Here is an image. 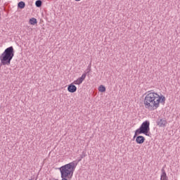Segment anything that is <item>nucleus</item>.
I'll return each instance as SVG.
<instances>
[{
    "instance_id": "9d476101",
    "label": "nucleus",
    "mask_w": 180,
    "mask_h": 180,
    "mask_svg": "<svg viewBox=\"0 0 180 180\" xmlns=\"http://www.w3.org/2000/svg\"><path fill=\"white\" fill-rule=\"evenodd\" d=\"M160 180H168V176H167V173L165 169H162V174L160 176Z\"/></svg>"
},
{
    "instance_id": "20e7f679",
    "label": "nucleus",
    "mask_w": 180,
    "mask_h": 180,
    "mask_svg": "<svg viewBox=\"0 0 180 180\" xmlns=\"http://www.w3.org/2000/svg\"><path fill=\"white\" fill-rule=\"evenodd\" d=\"M139 134H145L150 136V121L143 122L140 127L135 131L134 139H136Z\"/></svg>"
},
{
    "instance_id": "423d86ee",
    "label": "nucleus",
    "mask_w": 180,
    "mask_h": 180,
    "mask_svg": "<svg viewBox=\"0 0 180 180\" xmlns=\"http://www.w3.org/2000/svg\"><path fill=\"white\" fill-rule=\"evenodd\" d=\"M156 123L159 127H165L168 122L165 118H158L156 121Z\"/></svg>"
},
{
    "instance_id": "0eeeda50",
    "label": "nucleus",
    "mask_w": 180,
    "mask_h": 180,
    "mask_svg": "<svg viewBox=\"0 0 180 180\" xmlns=\"http://www.w3.org/2000/svg\"><path fill=\"white\" fill-rule=\"evenodd\" d=\"M85 78H86V73L82 74V77H79L77 80L73 82V84L75 85H81V84L84 82V79H85Z\"/></svg>"
},
{
    "instance_id": "9b49d317",
    "label": "nucleus",
    "mask_w": 180,
    "mask_h": 180,
    "mask_svg": "<svg viewBox=\"0 0 180 180\" xmlns=\"http://www.w3.org/2000/svg\"><path fill=\"white\" fill-rule=\"evenodd\" d=\"M18 6L20 8V9H23L25 6H26V4L24 1H20L18 4Z\"/></svg>"
},
{
    "instance_id": "4468645a",
    "label": "nucleus",
    "mask_w": 180,
    "mask_h": 180,
    "mask_svg": "<svg viewBox=\"0 0 180 180\" xmlns=\"http://www.w3.org/2000/svg\"><path fill=\"white\" fill-rule=\"evenodd\" d=\"M41 4H42L41 0H37L35 2V5L37 8H40V6H41Z\"/></svg>"
},
{
    "instance_id": "f257e3e1",
    "label": "nucleus",
    "mask_w": 180,
    "mask_h": 180,
    "mask_svg": "<svg viewBox=\"0 0 180 180\" xmlns=\"http://www.w3.org/2000/svg\"><path fill=\"white\" fill-rule=\"evenodd\" d=\"M165 103V96L155 92L148 91L143 100V105L148 110L153 112L160 108V103Z\"/></svg>"
},
{
    "instance_id": "6e6552de",
    "label": "nucleus",
    "mask_w": 180,
    "mask_h": 180,
    "mask_svg": "<svg viewBox=\"0 0 180 180\" xmlns=\"http://www.w3.org/2000/svg\"><path fill=\"white\" fill-rule=\"evenodd\" d=\"M68 92H70L71 94H74V92H77V86L72 84H70L68 86Z\"/></svg>"
},
{
    "instance_id": "dca6fc26",
    "label": "nucleus",
    "mask_w": 180,
    "mask_h": 180,
    "mask_svg": "<svg viewBox=\"0 0 180 180\" xmlns=\"http://www.w3.org/2000/svg\"><path fill=\"white\" fill-rule=\"evenodd\" d=\"M62 179L61 180H71L72 177H68L65 176H61Z\"/></svg>"
},
{
    "instance_id": "f8f14e48",
    "label": "nucleus",
    "mask_w": 180,
    "mask_h": 180,
    "mask_svg": "<svg viewBox=\"0 0 180 180\" xmlns=\"http://www.w3.org/2000/svg\"><path fill=\"white\" fill-rule=\"evenodd\" d=\"M98 91H99V92H106V87H105V86H103V85H101L98 87Z\"/></svg>"
},
{
    "instance_id": "ddd939ff",
    "label": "nucleus",
    "mask_w": 180,
    "mask_h": 180,
    "mask_svg": "<svg viewBox=\"0 0 180 180\" xmlns=\"http://www.w3.org/2000/svg\"><path fill=\"white\" fill-rule=\"evenodd\" d=\"M30 25H36V23H37V20L34 18H30Z\"/></svg>"
},
{
    "instance_id": "39448f33",
    "label": "nucleus",
    "mask_w": 180,
    "mask_h": 180,
    "mask_svg": "<svg viewBox=\"0 0 180 180\" xmlns=\"http://www.w3.org/2000/svg\"><path fill=\"white\" fill-rule=\"evenodd\" d=\"M139 134H145L150 136V121L143 122L140 127L135 131L134 139H136Z\"/></svg>"
},
{
    "instance_id": "f3484780",
    "label": "nucleus",
    "mask_w": 180,
    "mask_h": 180,
    "mask_svg": "<svg viewBox=\"0 0 180 180\" xmlns=\"http://www.w3.org/2000/svg\"><path fill=\"white\" fill-rule=\"evenodd\" d=\"M75 1H81V0H75Z\"/></svg>"
},
{
    "instance_id": "7ed1b4c3",
    "label": "nucleus",
    "mask_w": 180,
    "mask_h": 180,
    "mask_svg": "<svg viewBox=\"0 0 180 180\" xmlns=\"http://www.w3.org/2000/svg\"><path fill=\"white\" fill-rule=\"evenodd\" d=\"M78 163L75 161L71 162L66 164L59 168L61 176H68L69 178H72L74 175V172Z\"/></svg>"
},
{
    "instance_id": "1a4fd4ad",
    "label": "nucleus",
    "mask_w": 180,
    "mask_h": 180,
    "mask_svg": "<svg viewBox=\"0 0 180 180\" xmlns=\"http://www.w3.org/2000/svg\"><path fill=\"white\" fill-rule=\"evenodd\" d=\"M136 141L137 144H143V143H144V141H146V138H144V136H139L136 137Z\"/></svg>"
},
{
    "instance_id": "f03ea898",
    "label": "nucleus",
    "mask_w": 180,
    "mask_h": 180,
    "mask_svg": "<svg viewBox=\"0 0 180 180\" xmlns=\"http://www.w3.org/2000/svg\"><path fill=\"white\" fill-rule=\"evenodd\" d=\"M15 56V50L13 46L6 48L4 53L0 56V60L1 65H11V61Z\"/></svg>"
},
{
    "instance_id": "2eb2a0df",
    "label": "nucleus",
    "mask_w": 180,
    "mask_h": 180,
    "mask_svg": "<svg viewBox=\"0 0 180 180\" xmlns=\"http://www.w3.org/2000/svg\"><path fill=\"white\" fill-rule=\"evenodd\" d=\"M85 157H86V153L82 152L80 155V159L79 160V161H81V160H82V158H85Z\"/></svg>"
}]
</instances>
